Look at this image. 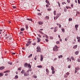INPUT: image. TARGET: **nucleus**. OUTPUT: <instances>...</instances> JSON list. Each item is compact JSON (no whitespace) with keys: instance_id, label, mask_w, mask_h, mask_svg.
<instances>
[{"instance_id":"1","label":"nucleus","mask_w":80,"mask_h":80,"mask_svg":"<svg viewBox=\"0 0 80 80\" xmlns=\"http://www.w3.org/2000/svg\"><path fill=\"white\" fill-rule=\"evenodd\" d=\"M55 47H54L53 48V50L54 52H57V51H58V47H57V46H55Z\"/></svg>"},{"instance_id":"2","label":"nucleus","mask_w":80,"mask_h":80,"mask_svg":"<svg viewBox=\"0 0 80 80\" xmlns=\"http://www.w3.org/2000/svg\"><path fill=\"white\" fill-rule=\"evenodd\" d=\"M38 50H37V52H40V50H41V49H40V47H38L37 48Z\"/></svg>"},{"instance_id":"3","label":"nucleus","mask_w":80,"mask_h":80,"mask_svg":"<svg viewBox=\"0 0 80 80\" xmlns=\"http://www.w3.org/2000/svg\"><path fill=\"white\" fill-rule=\"evenodd\" d=\"M41 59H40L41 61H43V56L42 55H41Z\"/></svg>"},{"instance_id":"4","label":"nucleus","mask_w":80,"mask_h":80,"mask_svg":"<svg viewBox=\"0 0 80 80\" xmlns=\"http://www.w3.org/2000/svg\"><path fill=\"white\" fill-rule=\"evenodd\" d=\"M24 77H27L29 75V74L28 73H25L24 74Z\"/></svg>"},{"instance_id":"5","label":"nucleus","mask_w":80,"mask_h":80,"mask_svg":"<svg viewBox=\"0 0 80 80\" xmlns=\"http://www.w3.org/2000/svg\"><path fill=\"white\" fill-rule=\"evenodd\" d=\"M28 65V68H31V67H32V66H31L30 63H29Z\"/></svg>"},{"instance_id":"6","label":"nucleus","mask_w":80,"mask_h":80,"mask_svg":"<svg viewBox=\"0 0 80 80\" xmlns=\"http://www.w3.org/2000/svg\"><path fill=\"white\" fill-rule=\"evenodd\" d=\"M46 2L47 3V4H48V5H50V3L49 1H47V0H46Z\"/></svg>"},{"instance_id":"7","label":"nucleus","mask_w":80,"mask_h":80,"mask_svg":"<svg viewBox=\"0 0 80 80\" xmlns=\"http://www.w3.org/2000/svg\"><path fill=\"white\" fill-rule=\"evenodd\" d=\"M58 30H57V27H55L54 28V32H56V31H57Z\"/></svg>"},{"instance_id":"8","label":"nucleus","mask_w":80,"mask_h":80,"mask_svg":"<svg viewBox=\"0 0 80 80\" xmlns=\"http://www.w3.org/2000/svg\"><path fill=\"white\" fill-rule=\"evenodd\" d=\"M37 39H38V40L37 42H40L41 41V39H39L38 38H37Z\"/></svg>"},{"instance_id":"9","label":"nucleus","mask_w":80,"mask_h":80,"mask_svg":"<svg viewBox=\"0 0 80 80\" xmlns=\"http://www.w3.org/2000/svg\"><path fill=\"white\" fill-rule=\"evenodd\" d=\"M27 66H28V63H26L24 64V67L26 68L27 67Z\"/></svg>"},{"instance_id":"10","label":"nucleus","mask_w":80,"mask_h":80,"mask_svg":"<svg viewBox=\"0 0 80 80\" xmlns=\"http://www.w3.org/2000/svg\"><path fill=\"white\" fill-rule=\"evenodd\" d=\"M51 68L52 71H54V70H55V69H54V68L53 67L51 66Z\"/></svg>"},{"instance_id":"11","label":"nucleus","mask_w":80,"mask_h":80,"mask_svg":"<svg viewBox=\"0 0 80 80\" xmlns=\"http://www.w3.org/2000/svg\"><path fill=\"white\" fill-rule=\"evenodd\" d=\"M4 68H5V67L3 66L0 68V70H3V69H4Z\"/></svg>"},{"instance_id":"12","label":"nucleus","mask_w":80,"mask_h":80,"mask_svg":"<svg viewBox=\"0 0 80 80\" xmlns=\"http://www.w3.org/2000/svg\"><path fill=\"white\" fill-rule=\"evenodd\" d=\"M26 19L28 20H29V21H31V22L32 21V18H30V19L27 18Z\"/></svg>"},{"instance_id":"13","label":"nucleus","mask_w":80,"mask_h":80,"mask_svg":"<svg viewBox=\"0 0 80 80\" xmlns=\"http://www.w3.org/2000/svg\"><path fill=\"white\" fill-rule=\"evenodd\" d=\"M71 58L72 59V60H74V61H75V58H74L73 57V56H71Z\"/></svg>"},{"instance_id":"14","label":"nucleus","mask_w":80,"mask_h":80,"mask_svg":"<svg viewBox=\"0 0 80 80\" xmlns=\"http://www.w3.org/2000/svg\"><path fill=\"white\" fill-rule=\"evenodd\" d=\"M37 67H38V68H42L43 67H42V66L41 65H39L38 66H37Z\"/></svg>"},{"instance_id":"15","label":"nucleus","mask_w":80,"mask_h":80,"mask_svg":"<svg viewBox=\"0 0 80 80\" xmlns=\"http://www.w3.org/2000/svg\"><path fill=\"white\" fill-rule=\"evenodd\" d=\"M24 72H25V71H24V70L22 69V71L21 72V73H22V74H23V73H24Z\"/></svg>"},{"instance_id":"16","label":"nucleus","mask_w":80,"mask_h":80,"mask_svg":"<svg viewBox=\"0 0 80 80\" xmlns=\"http://www.w3.org/2000/svg\"><path fill=\"white\" fill-rule=\"evenodd\" d=\"M9 72V70H7V71H4V73H8V72Z\"/></svg>"},{"instance_id":"17","label":"nucleus","mask_w":80,"mask_h":80,"mask_svg":"<svg viewBox=\"0 0 80 80\" xmlns=\"http://www.w3.org/2000/svg\"><path fill=\"white\" fill-rule=\"evenodd\" d=\"M63 57V56L62 55H61L60 56H58V58H62Z\"/></svg>"},{"instance_id":"18","label":"nucleus","mask_w":80,"mask_h":80,"mask_svg":"<svg viewBox=\"0 0 80 80\" xmlns=\"http://www.w3.org/2000/svg\"><path fill=\"white\" fill-rule=\"evenodd\" d=\"M77 45H76L73 47V48L75 49V48H77Z\"/></svg>"},{"instance_id":"19","label":"nucleus","mask_w":80,"mask_h":80,"mask_svg":"<svg viewBox=\"0 0 80 80\" xmlns=\"http://www.w3.org/2000/svg\"><path fill=\"white\" fill-rule=\"evenodd\" d=\"M43 23V22H40L39 23V25H42V24Z\"/></svg>"},{"instance_id":"20","label":"nucleus","mask_w":80,"mask_h":80,"mask_svg":"<svg viewBox=\"0 0 80 80\" xmlns=\"http://www.w3.org/2000/svg\"><path fill=\"white\" fill-rule=\"evenodd\" d=\"M75 55H78V51H76V52L75 53Z\"/></svg>"},{"instance_id":"21","label":"nucleus","mask_w":80,"mask_h":80,"mask_svg":"<svg viewBox=\"0 0 80 80\" xmlns=\"http://www.w3.org/2000/svg\"><path fill=\"white\" fill-rule=\"evenodd\" d=\"M3 75V73H0V77H2Z\"/></svg>"},{"instance_id":"22","label":"nucleus","mask_w":80,"mask_h":80,"mask_svg":"<svg viewBox=\"0 0 80 80\" xmlns=\"http://www.w3.org/2000/svg\"><path fill=\"white\" fill-rule=\"evenodd\" d=\"M62 32H63V33H65V29H61Z\"/></svg>"},{"instance_id":"23","label":"nucleus","mask_w":80,"mask_h":80,"mask_svg":"<svg viewBox=\"0 0 80 80\" xmlns=\"http://www.w3.org/2000/svg\"><path fill=\"white\" fill-rule=\"evenodd\" d=\"M18 78V75H16L15 76V78H16V79H17Z\"/></svg>"},{"instance_id":"24","label":"nucleus","mask_w":80,"mask_h":80,"mask_svg":"<svg viewBox=\"0 0 80 80\" xmlns=\"http://www.w3.org/2000/svg\"><path fill=\"white\" fill-rule=\"evenodd\" d=\"M39 32L42 35H43V34H44V33H43V32H42V31H39Z\"/></svg>"},{"instance_id":"25","label":"nucleus","mask_w":80,"mask_h":80,"mask_svg":"<svg viewBox=\"0 0 80 80\" xmlns=\"http://www.w3.org/2000/svg\"><path fill=\"white\" fill-rule=\"evenodd\" d=\"M78 27V25H75V28H77Z\"/></svg>"},{"instance_id":"26","label":"nucleus","mask_w":80,"mask_h":80,"mask_svg":"<svg viewBox=\"0 0 80 80\" xmlns=\"http://www.w3.org/2000/svg\"><path fill=\"white\" fill-rule=\"evenodd\" d=\"M32 57V54H31L28 57V58H30V57Z\"/></svg>"},{"instance_id":"27","label":"nucleus","mask_w":80,"mask_h":80,"mask_svg":"<svg viewBox=\"0 0 80 80\" xmlns=\"http://www.w3.org/2000/svg\"><path fill=\"white\" fill-rule=\"evenodd\" d=\"M77 39H78V40H80V37L77 36Z\"/></svg>"},{"instance_id":"28","label":"nucleus","mask_w":80,"mask_h":80,"mask_svg":"<svg viewBox=\"0 0 80 80\" xmlns=\"http://www.w3.org/2000/svg\"><path fill=\"white\" fill-rule=\"evenodd\" d=\"M26 30H27L28 28V27L27 25H26Z\"/></svg>"},{"instance_id":"29","label":"nucleus","mask_w":80,"mask_h":80,"mask_svg":"<svg viewBox=\"0 0 80 80\" xmlns=\"http://www.w3.org/2000/svg\"><path fill=\"white\" fill-rule=\"evenodd\" d=\"M59 17H60V16L59 15H58L56 16V19H57V18H58Z\"/></svg>"},{"instance_id":"30","label":"nucleus","mask_w":80,"mask_h":80,"mask_svg":"<svg viewBox=\"0 0 80 80\" xmlns=\"http://www.w3.org/2000/svg\"><path fill=\"white\" fill-rule=\"evenodd\" d=\"M53 13L54 15H56V11H54L53 12Z\"/></svg>"},{"instance_id":"31","label":"nucleus","mask_w":80,"mask_h":80,"mask_svg":"<svg viewBox=\"0 0 80 80\" xmlns=\"http://www.w3.org/2000/svg\"><path fill=\"white\" fill-rule=\"evenodd\" d=\"M25 29L23 28H22L21 29V31H23Z\"/></svg>"},{"instance_id":"32","label":"nucleus","mask_w":80,"mask_h":80,"mask_svg":"<svg viewBox=\"0 0 80 80\" xmlns=\"http://www.w3.org/2000/svg\"><path fill=\"white\" fill-rule=\"evenodd\" d=\"M69 21H72V18H69V20H68Z\"/></svg>"},{"instance_id":"33","label":"nucleus","mask_w":80,"mask_h":80,"mask_svg":"<svg viewBox=\"0 0 80 80\" xmlns=\"http://www.w3.org/2000/svg\"><path fill=\"white\" fill-rule=\"evenodd\" d=\"M66 75H70V73L68 72H67V73H66Z\"/></svg>"},{"instance_id":"34","label":"nucleus","mask_w":80,"mask_h":80,"mask_svg":"<svg viewBox=\"0 0 80 80\" xmlns=\"http://www.w3.org/2000/svg\"><path fill=\"white\" fill-rule=\"evenodd\" d=\"M46 72L48 73H49V71L48 70V69H46Z\"/></svg>"},{"instance_id":"35","label":"nucleus","mask_w":80,"mask_h":80,"mask_svg":"<svg viewBox=\"0 0 80 80\" xmlns=\"http://www.w3.org/2000/svg\"><path fill=\"white\" fill-rule=\"evenodd\" d=\"M8 64H10V65H12V62H8Z\"/></svg>"},{"instance_id":"36","label":"nucleus","mask_w":80,"mask_h":80,"mask_svg":"<svg viewBox=\"0 0 80 80\" xmlns=\"http://www.w3.org/2000/svg\"><path fill=\"white\" fill-rule=\"evenodd\" d=\"M58 7H60V2H58Z\"/></svg>"},{"instance_id":"37","label":"nucleus","mask_w":80,"mask_h":80,"mask_svg":"<svg viewBox=\"0 0 80 80\" xmlns=\"http://www.w3.org/2000/svg\"><path fill=\"white\" fill-rule=\"evenodd\" d=\"M55 73V71H53L52 72V74H54V73Z\"/></svg>"},{"instance_id":"38","label":"nucleus","mask_w":80,"mask_h":80,"mask_svg":"<svg viewBox=\"0 0 80 80\" xmlns=\"http://www.w3.org/2000/svg\"><path fill=\"white\" fill-rule=\"evenodd\" d=\"M78 62H80V59L79 58H78Z\"/></svg>"},{"instance_id":"39","label":"nucleus","mask_w":80,"mask_h":80,"mask_svg":"<svg viewBox=\"0 0 80 80\" xmlns=\"http://www.w3.org/2000/svg\"><path fill=\"white\" fill-rule=\"evenodd\" d=\"M64 12H67V9H66V8H65L64 9Z\"/></svg>"},{"instance_id":"40","label":"nucleus","mask_w":80,"mask_h":80,"mask_svg":"<svg viewBox=\"0 0 80 80\" xmlns=\"http://www.w3.org/2000/svg\"><path fill=\"white\" fill-rule=\"evenodd\" d=\"M48 11H50L52 10V9H51V8L48 9Z\"/></svg>"},{"instance_id":"41","label":"nucleus","mask_w":80,"mask_h":80,"mask_svg":"<svg viewBox=\"0 0 80 80\" xmlns=\"http://www.w3.org/2000/svg\"><path fill=\"white\" fill-rule=\"evenodd\" d=\"M59 28H61V27H62V25L60 24H59Z\"/></svg>"},{"instance_id":"42","label":"nucleus","mask_w":80,"mask_h":80,"mask_svg":"<svg viewBox=\"0 0 80 80\" xmlns=\"http://www.w3.org/2000/svg\"><path fill=\"white\" fill-rule=\"evenodd\" d=\"M28 43H29V44H30V43H32V42L29 41L28 42Z\"/></svg>"},{"instance_id":"43","label":"nucleus","mask_w":80,"mask_h":80,"mask_svg":"<svg viewBox=\"0 0 80 80\" xmlns=\"http://www.w3.org/2000/svg\"><path fill=\"white\" fill-rule=\"evenodd\" d=\"M38 15H39V16H40V15H41L42 14H41V13H38Z\"/></svg>"},{"instance_id":"44","label":"nucleus","mask_w":80,"mask_h":80,"mask_svg":"<svg viewBox=\"0 0 80 80\" xmlns=\"http://www.w3.org/2000/svg\"><path fill=\"white\" fill-rule=\"evenodd\" d=\"M46 19H49V17L48 16H46Z\"/></svg>"},{"instance_id":"45","label":"nucleus","mask_w":80,"mask_h":80,"mask_svg":"<svg viewBox=\"0 0 80 80\" xmlns=\"http://www.w3.org/2000/svg\"><path fill=\"white\" fill-rule=\"evenodd\" d=\"M45 37L46 38H48V36L47 35H46Z\"/></svg>"},{"instance_id":"46","label":"nucleus","mask_w":80,"mask_h":80,"mask_svg":"<svg viewBox=\"0 0 80 80\" xmlns=\"http://www.w3.org/2000/svg\"><path fill=\"white\" fill-rule=\"evenodd\" d=\"M29 45H30V44H29L28 43L26 44V46H29Z\"/></svg>"},{"instance_id":"47","label":"nucleus","mask_w":80,"mask_h":80,"mask_svg":"<svg viewBox=\"0 0 80 80\" xmlns=\"http://www.w3.org/2000/svg\"><path fill=\"white\" fill-rule=\"evenodd\" d=\"M50 39H52H52H53V37L52 36H51L50 37Z\"/></svg>"},{"instance_id":"48","label":"nucleus","mask_w":80,"mask_h":80,"mask_svg":"<svg viewBox=\"0 0 80 80\" xmlns=\"http://www.w3.org/2000/svg\"><path fill=\"white\" fill-rule=\"evenodd\" d=\"M34 77L35 78H37V76H34Z\"/></svg>"},{"instance_id":"49","label":"nucleus","mask_w":80,"mask_h":80,"mask_svg":"<svg viewBox=\"0 0 80 80\" xmlns=\"http://www.w3.org/2000/svg\"><path fill=\"white\" fill-rule=\"evenodd\" d=\"M58 15H61V13H59L57 14Z\"/></svg>"},{"instance_id":"50","label":"nucleus","mask_w":80,"mask_h":80,"mask_svg":"<svg viewBox=\"0 0 80 80\" xmlns=\"http://www.w3.org/2000/svg\"><path fill=\"white\" fill-rule=\"evenodd\" d=\"M60 43V42H59V41H57L56 42L57 44H58V43Z\"/></svg>"},{"instance_id":"51","label":"nucleus","mask_w":80,"mask_h":80,"mask_svg":"<svg viewBox=\"0 0 80 80\" xmlns=\"http://www.w3.org/2000/svg\"><path fill=\"white\" fill-rule=\"evenodd\" d=\"M78 3L80 4V0H78Z\"/></svg>"},{"instance_id":"52","label":"nucleus","mask_w":80,"mask_h":80,"mask_svg":"<svg viewBox=\"0 0 80 80\" xmlns=\"http://www.w3.org/2000/svg\"><path fill=\"white\" fill-rule=\"evenodd\" d=\"M64 78H67V76L66 75H64Z\"/></svg>"},{"instance_id":"53","label":"nucleus","mask_w":80,"mask_h":80,"mask_svg":"<svg viewBox=\"0 0 80 80\" xmlns=\"http://www.w3.org/2000/svg\"><path fill=\"white\" fill-rule=\"evenodd\" d=\"M67 2H68V3H70V1L69 0H67Z\"/></svg>"},{"instance_id":"54","label":"nucleus","mask_w":80,"mask_h":80,"mask_svg":"<svg viewBox=\"0 0 80 80\" xmlns=\"http://www.w3.org/2000/svg\"><path fill=\"white\" fill-rule=\"evenodd\" d=\"M12 7L13 8H17L16 6H12Z\"/></svg>"},{"instance_id":"55","label":"nucleus","mask_w":80,"mask_h":80,"mask_svg":"<svg viewBox=\"0 0 80 80\" xmlns=\"http://www.w3.org/2000/svg\"><path fill=\"white\" fill-rule=\"evenodd\" d=\"M38 36L40 37V38H41L42 36H41V35H40V34H38Z\"/></svg>"},{"instance_id":"56","label":"nucleus","mask_w":80,"mask_h":80,"mask_svg":"<svg viewBox=\"0 0 80 80\" xmlns=\"http://www.w3.org/2000/svg\"><path fill=\"white\" fill-rule=\"evenodd\" d=\"M8 73H6L5 74V76H8Z\"/></svg>"},{"instance_id":"57","label":"nucleus","mask_w":80,"mask_h":80,"mask_svg":"<svg viewBox=\"0 0 80 80\" xmlns=\"http://www.w3.org/2000/svg\"><path fill=\"white\" fill-rule=\"evenodd\" d=\"M67 60L68 61V62L69 61V58H67Z\"/></svg>"},{"instance_id":"58","label":"nucleus","mask_w":80,"mask_h":80,"mask_svg":"<svg viewBox=\"0 0 80 80\" xmlns=\"http://www.w3.org/2000/svg\"><path fill=\"white\" fill-rule=\"evenodd\" d=\"M32 45H36V43H32Z\"/></svg>"},{"instance_id":"59","label":"nucleus","mask_w":80,"mask_h":80,"mask_svg":"<svg viewBox=\"0 0 80 80\" xmlns=\"http://www.w3.org/2000/svg\"><path fill=\"white\" fill-rule=\"evenodd\" d=\"M45 41H46V42H48V39H45Z\"/></svg>"},{"instance_id":"60","label":"nucleus","mask_w":80,"mask_h":80,"mask_svg":"<svg viewBox=\"0 0 80 80\" xmlns=\"http://www.w3.org/2000/svg\"><path fill=\"white\" fill-rule=\"evenodd\" d=\"M28 70L29 71H30V72H31L32 71V69H29Z\"/></svg>"},{"instance_id":"61","label":"nucleus","mask_w":80,"mask_h":80,"mask_svg":"<svg viewBox=\"0 0 80 80\" xmlns=\"http://www.w3.org/2000/svg\"><path fill=\"white\" fill-rule=\"evenodd\" d=\"M18 70H21V68H18Z\"/></svg>"},{"instance_id":"62","label":"nucleus","mask_w":80,"mask_h":80,"mask_svg":"<svg viewBox=\"0 0 80 80\" xmlns=\"http://www.w3.org/2000/svg\"><path fill=\"white\" fill-rule=\"evenodd\" d=\"M46 7H48L49 6L48 5V4H46Z\"/></svg>"},{"instance_id":"63","label":"nucleus","mask_w":80,"mask_h":80,"mask_svg":"<svg viewBox=\"0 0 80 80\" xmlns=\"http://www.w3.org/2000/svg\"><path fill=\"white\" fill-rule=\"evenodd\" d=\"M9 37V36H8L7 37H6V38L7 39V38H8Z\"/></svg>"},{"instance_id":"64","label":"nucleus","mask_w":80,"mask_h":80,"mask_svg":"<svg viewBox=\"0 0 80 80\" xmlns=\"http://www.w3.org/2000/svg\"><path fill=\"white\" fill-rule=\"evenodd\" d=\"M15 53H13V52L12 53V55H15Z\"/></svg>"}]
</instances>
